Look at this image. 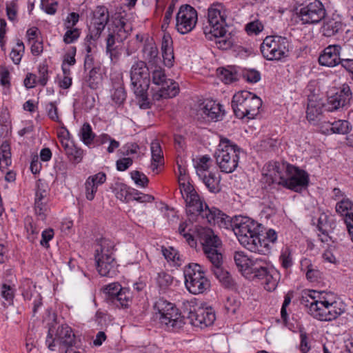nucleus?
<instances>
[{"mask_svg": "<svg viewBox=\"0 0 353 353\" xmlns=\"http://www.w3.org/2000/svg\"><path fill=\"white\" fill-rule=\"evenodd\" d=\"M242 77L248 82L255 83L260 81L261 73L255 69H245L242 71Z\"/></svg>", "mask_w": 353, "mask_h": 353, "instance_id": "nucleus-49", "label": "nucleus"}, {"mask_svg": "<svg viewBox=\"0 0 353 353\" xmlns=\"http://www.w3.org/2000/svg\"><path fill=\"white\" fill-rule=\"evenodd\" d=\"M114 242L105 238L98 240L94 259L97 270L103 276L114 277L117 275V263L113 254Z\"/></svg>", "mask_w": 353, "mask_h": 353, "instance_id": "nucleus-7", "label": "nucleus"}, {"mask_svg": "<svg viewBox=\"0 0 353 353\" xmlns=\"http://www.w3.org/2000/svg\"><path fill=\"white\" fill-rule=\"evenodd\" d=\"M202 110L209 120L214 121L221 120L224 114L222 105L214 101H207Z\"/></svg>", "mask_w": 353, "mask_h": 353, "instance_id": "nucleus-30", "label": "nucleus"}, {"mask_svg": "<svg viewBox=\"0 0 353 353\" xmlns=\"http://www.w3.org/2000/svg\"><path fill=\"white\" fill-rule=\"evenodd\" d=\"M111 189L116 197L125 203L132 201V196L137 194L136 190L121 182H116L112 185Z\"/></svg>", "mask_w": 353, "mask_h": 353, "instance_id": "nucleus-28", "label": "nucleus"}, {"mask_svg": "<svg viewBox=\"0 0 353 353\" xmlns=\"http://www.w3.org/2000/svg\"><path fill=\"white\" fill-rule=\"evenodd\" d=\"M61 144L70 162L76 165L82 161L84 155L83 150L77 147L72 141L64 138L61 139Z\"/></svg>", "mask_w": 353, "mask_h": 353, "instance_id": "nucleus-27", "label": "nucleus"}, {"mask_svg": "<svg viewBox=\"0 0 353 353\" xmlns=\"http://www.w3.org/2000/svg\"><path fill=\"white\" fill-rule=\"evenodd\" d=\"M12 163L11 147L8 141L2 142L0 146V168H7Z\"/></svg>", "mask_w": 353, "mask_h": 353, "instance_id": "nucleus-39", "label": "nucleus"}, {"mask_svg": "<svg viewBox=\"0 0 353 353\" xmlns=\"http://www.w3.org/2000/svg\"><path fill=\"white\" fill-rule=\"evenodd\" d=\"M296 13L302 24L313 25L326 16V10L319 0H296Z\"/></svg>", "mask_w": 353, "mask_h": 353, "instance_id": "nucleus-12", "label": "nucleus"}, {"mask_svg": "<svg viewBox=\"0 0 353 353\" xmlns=\"http://www.w3.org/2000/svg\"><path fill=\"white\" fill-rule=\"evenodd\" d=\"M54 230L52 228H48L43 230L41 233V240L40 241L41 245L46 248L50 247L49 241L54 237Z\"/></svg>", "mask_w": 353, "mask_h": 353, "instance_id": "nucleus-62", "label": "nucleus"}, {"mask_svg": "<svg viewBox=\"0 0 353 353\" xmlns=\"http://www.w3.org/2000/svg\"><path fill=\"white\" fill-rule=\"evenodd\" d=\"M48 208L46 201H34V210L40 219L44 220L46 216Z\"/></svg>", "mask_w": 353, "mask_h": 353, "instance_id": "nucleus-57", "label": "nucleus"}, {"mask_svg": "<svg viewBox=\"0 0 353 353\" xmlns=\"http://www.w3.org/2000/svg\"><path fill=\"white\" fill-rule=\"evenodd\" d=\"M112 100L118 105H121L125 101L126 92L123 86H119L114 90L112 94Z\"/></svg>", "mask_w": 353, "mask_h": 353, "instance_id": "nucleus-55", "label": "nucleus"}, {"mask_svg": "<svg viewBox=\"0 0 353 353\" xmlns=\"http://www.w3.org/2000/svg\"><path fill=\"white\" fill-rule=\"evenodd\" d=\"M18 6L17 2L12 1L6 3V15L11 21H14L17 19Z\"/></svg>", "mask_w": 353, "mask_h": 353, "instance_id": "nucleus-59", "label": "nucleus"}, {"mask_svg": "<svg viewBox=\"0 0 353 353\" xmlns=\"http://www.w3.org/2000/svg\"><path fill=\"white\" fill-rule=\"evenodd\" d=\"M77 54V48L75 46H71L67 50L63 56V60L62 64L68 65V66H72L76 63L75 56Z\"/></svg>", "mask_w": 353, "mask_h": 353, "instance_id": "nucleus-54", "label": "nucleus"}, {"mask_svg": "<svg viewBox=\"0 0 353 353\" xmlns=\"http://www.w3.org/2000/svg\"><path fill=\"white\" fill-rule=\"evenodd\" d=\"M141 53L143 61L150 66L159 64L161 60L159 57L158 48L152 39L148 38L145 41Z\"/></svg>", "mask_w": 353, "mask_h": 353, "instance_id": "nucleus-25", "label": "nucleus"}, {"mask_svg": "<svg viewBox=\"0 0 353 353\" xmlns=\"http://www.w3.org/2000/svg\"><path fill=\"white\" fill-rule=\"evenodd\" d=\"M172 39L170 35H164L161 42L162 57L164 65L168 68L174 63V51L172 48Z\"/></svg>", "mask_w": 353, "mask_h": 353, "instance_id": "nucleus-31", "label": "nucleus"}, {"mask_svg": "<svg viewBox=\"0 0 353 353\" xmlns=\"http://www.w3.org/2000/svg\"><path fill=\"white\" fill-rule=\"evenodd\" d=\"M290 42L279 35L266 37L260 46L263 57L269 61H280L288 56Z\"/></svg>", "mask_w": 353, "mask_h": 353, "instance_id": "nucleus-14", "label": "nucleus"}, {"mask_svg": "<svg viewBox=\"0 0 353 353\" xmlns=\"http://www.w3.org/2000/svg\"><path fill=\"white\" fill-rule=\"evenodd\" d=\"M109 21V12L104 6H98L93 13L92 26L88 39H99Z\"/></svg>", "mask_w": 353, "mask_h": 353, "instance_id": "nucleus-22", "label": "nucleus"}, {"mask_svg": "<svg viewBox=\"0 0 353 353\" xmlns=\"http://www.w3.org/2000/svg\"><path fill=\"white\" fill-rule=\"evenodd\" d=\"M101 70V66L92 68L89 70L88 75L86 77V83L92 90L97 89L101 82L102 76Z\"/></svg>", "mask_w": 353, "mask_h": 353, "instance_id": "nucleus-40", "label": "nucleus"}, {"mask_svg": "<svg viewBox=\"0 0 353 353\" xmlns=\"http://www.w3.org/2000/svg\"><path fill=\"white\" fill-rule=\"evenodd\" d=\"M195 232L205 256L212 263V267L223 265V255L218 250L221 241L218 236L209 227L197 228Z\"/></svg>", "mask_w": 353, "mask_h": 353, "instance_id": "nucleus-10", "label": "nucleus"}, {"mask_svg": "<svg viewBox=\"0 0 353 353\" xmlns=\"http://www.w3.org/2000/svg\"><path fill=\"white\" fill-rule=\"evenodd\" d=\"M22 296L25 300H33L32 313L35 316L38 309L42 305V297L37 292L34 285H28L26 288H23L22 291Z\"/></svg>", "mask_w": 353, "mask_h": 353, "instance_id": "nucleus-32", "label": "nucleus"}, {"mask_svg": "<svg viewBox=\"0 0 353 353\" xmlns=\"http://www.w3.org/2000/svg\"><path fill=\"white\" fill-rule=\"evenodd\" d=\"M272 267L266 256L256 257L251 263L249 272L245 277L252 280L262 281Z\"/></svg>", "mask_w": 353, "mask_h": 353, "instance_id": "nucleus-24", "label": "nucleus"}, {"mask_svg": "<svg viewBox=\"0 0 353 353\" xmlns=\"http://www.w3.org/2000/svg\"><path fill=\"white\" fill-rule=\"evenodd\" d=\"M1 295L8 302V305H11L14 296V288L10 285L3 283L1 288Z\"/></svg>", "mask_w": 353, "mask_h": 353, "instance_id": "nucleus-52", "label": "nucleus"}, {"mask_svg": "<svg viewBox=\"0 0 353 353\" xmlns=\"http://www.w3.org/2000/svg\"><path fill=\"white\" fill-rule=\"evenodd\" d=\"M197 12L190 5H182L176 16V29L182 34L190 32L197 22Z\"/></svg>", "mask_w": 353, "mask_h": 353, "instance_id": "nucleus-19", "label": "nucleus"}, {"mask_svg": "<svg viewBox=\"0 0 353 353\" xmlns=\"http://www.w3.org/2000/svg\"><path fill=\"white\" fill-rule=\"evenodd\" d=\"M343 30V24L341 21L334 19H327L324 21L321 32L326 37H331L336 35Z\"/></svg>", "mask_w": 353, "mask_h": 353, "instance_id": "nucleus-33", "label": "nucleus"}, {"mask_svg": "<svg viewBox=\"0 0 353 353\" xmlns=\"http://www.w3.org/2000/svg\"><path fill=\"white\" fill-rule=\"evenodd\" d=\"M132 30L131 23L123 17L115 19L109 26L105 50L112 62L115 63L119 60L122 54L123 42L130 34Z\"/></svg>", "mask_w": 353, "mask_h": 353, "instance_id": "nucleus-5", "label": "nucleus"}, {"mask_svg": "<svg viewBox=\"0 0 353 353\" xmlns=\"http://www.w3.org/2000/svg\"><path fill=\"white\" fill-rule=\"evenodd\" d=\"M192 185L190 183H180V192L182 194L183 198L185 199V203H186V208H188V203L186 200V194L183 192V185ZM186 214H188V211L186 210ZM188 216V221H183L179 224L178 231L179 233L183 236V238L185 239L186 242L188 243V245L194 248L196 246V240L195 239V236L197 237L196 232H195L196 229L199 227H203L202 225H200L199 224H203L205 225L206 223L199 222V221H190L189 219V216Z\"/></svg>", "mask_w": 353, "mask_h": 353, "instance_id": "nucleus-20", "label": "nucleus"}, {"mask_svg": "<svg viewBox=\"0 0 353 353\" xmlns=\"http://www.w3.org/2000/svg\"><path fill=\"white\" fill-rule=\"evenodd\" d=\"M223 265H216L211 268V270L217 279L224 284H229L230 276L228 271L223 268Z\"/></svg>", "mask_w": 353, "mask_h": 353, "instance_id": "nucleus-47", "label": "nucleus"}, {"mask_svg": "<svg viewBox=\"0 0 353 353\" xmlns=\"http://www.w3.org/2000/svg\"><path fill=\"white\" fill-rule=\"evenodd\" d=\"M352 125L346 120H338L331 124V131L333 133L345 134L350 132Z\"/></svg>", "mask_w": 353, "mask_h": 353, "instance_id": "nucleus-44", "label": "nucleus"}, {"mask_svg": "<svg viewBox=\"0 0 353 353\" xmlns=\"http://www.w3.org/2000/svg\"><path fill=\"white\" fill-rule=\"evenodd\" d=\"M163 254L165 258L168 261H173L175 265H181L180 255L179 252L172 247L163 250Z\"/></svg>", "mask_w": 353, "mask_h": 353, "instance_id": "nucleus-50", "label": "nucleus"}, {"mask_svg": "<svg viewBox=\"0 0 353 353\" xmlns=\"http://www.w3.org/2000/svg\"><path fill=\"white\" fill-rule=\"evenodd\" d=\"M150 83L158 87V91L154 94L157 100L168 99L176 97L179 92L178 83L168 79L165 73V70L159 64L150 66Z\"/></svg>", "mask_w": 353, "mask_h": 353, "instance_id": "nucleus-11", "label": "nucleus"}, {"mask_svg": "<svg viewBox=\"0 0 353 353\" xmlns=\"http://www.w3.org/2000/svg\"><path fill=\"white\" fill-rule=\"evenodd\" d=\"M183 190L187 195V211L190 221L217 225L221 228L231 227L240 243L250 252L263 256L270 252L272 246L260 237L261 225L248 217L236 219L232 222L230 217L218 208H210L193 185H183Z\"/></svg>", "mask_w": 353, "mask_h": 353, "instance_id": "nucleus-1", "label": "nucleus"}, {"mask_svg": "<svg viewBox=\"0 0 353 353\" xmlns=\"http://www.w3.org/2000/svg\"><path fill=\"white\" fill-rule=\"evenodd\" d=\"M105 301L117 307H127L130 302L129 289L122 288L116 282L106 285L103 288Z\"/></svg>", "mask_w": 353, "mask_h": 353, "instance_id": "nucleus-16", "label": "nucleus"}, {"mask_svg": "<svg viewBox=\"0 0 353 353\" xmlns=\"http://www.w3.org/2000/svg\"><path fill=\"white\" fill-rule=\"evenodd\" d=\"M183 273L185 287L190 293L199 294L210 288V282L201 265L189 263L185 267Z\"/></svg>", "mask_w": 353, "mask_h": 353, "instance_id": "nucleus-13", "label": "nucleus"}, {"mask_svg": "<svg viewBox=\"0 0 353 353\" xmlns=\"http://www.w3.org/2000/svg\"><path fill=\"white\" fill-rule=\"evenodd\" d=\"M199 179L205 184L208 190L212 193H218L221 191L220 176H216L214 172H209L208 174L199 176Z\"/></svg>", "mask_w": 353, "mask_h": 353, "instance_id": "nucleus-38", "label": "nucleus"}, {"mask_svg": "<svg viewBox=\"0 0 353 353\" xmlns=\"http://www.w3.org/2000/svg\"><path fill=\"white\" fill-rule=\"evenodd\" d=\"M212 165V159L208 155H203L199 159L195 166L196 174L199 176L208 174Z\"/></svg>", "mask_w": 353, "mask_h": 353, "instance_id": "nucleus-42", "label": "nucleus"}, {"mask_svg": "<svg viewBox=\"0 0 353 353\" xmlns=\"http://www.w3.org/2000/svg\"><path fill=\"white\" fill-rule=\"evenodd\" d=\"M240 305V301H237L234 298L229 297L225 303V307L228 312L235 314L239 308Z\"/></svg>", "mask_w": 353, "mask_h": 353, "instance_id": "nucleus-64", "label": "nucleus"}, {"mask_svg": "<svg viewBox=\"0 0 353 353\" xmlns=\"http://www.w3.org/2000/svg\"><path fill=\"white\" fill-rule=\"evenodd\" d=\"M41 8L48 14H54L57 12L58 2L53 0H41Z\"/></svg>", "mask_w": 353, "mask_h": 353, "instance_id": "nucleus-56", "label": "nucleus"}, {"mask_svg": "<svg viewBox=\"0 0 353 353\" xmlns=\"http://www.w3.org/2000/svg\"><path fill=\"white\" fill-rule=\"evenodd\" d=\"M216 319L214 311L212 307H199L190 309L188 312V320L193 326L201 329L213 325Z\"/></svg>", "mask_w": 353, "mask_h": 353, "instance_id": "nucleus-21", "label": "nucleus"}, {"mask_svg": "<svg viewBox=\"0 0 353 353\" xmlns=\"http://www.w3.org/2000/svg\"><path fill=\"white\" fill-rule=\"evenodd\" d=\"M327 104H324L321 99H319L315 96L308 98L307 107V119L309 121H315L317 117L323 112V110H326Z\"/></svg>", "mask_w": 353, "mask_h": 353, "instance_id": "nucleus-29", "label": "nucleus"}, {"mask_svg": "<svg viewBox=\"0 0 353 353\" xmlns=\"http://www.w3.org/2000/svg\"><path fill=\"white\" fill-rule=\"evenodd\" d=\"M280 278L279 272L272 266L268 273L265 275L264 279H262V284H263L264 288L267 291L273 292L277 288Z\"/></svg>", "mask_w": 353, "mask_h": 353, "instance_id": "nucleus-35", "label": "nucleus"}, {"mask_svg": "<svg viewBox=\"0 0 353 353\" xmlns=\"http://www.w3.org/2000/svg\"><path fill=\"white\" fill-rule=\"evenodd\" d=\"M38 83L45 86L48 81V67L46 64H40L38 68Z\"/></svg>", "mask_w": 353, "mask_h": 353, "instance_id": "nucleus-58", "label": "nucleus"}, {"mask_svg": "<svg viewBox=\"0 0 353 353\" xmlns=\"http://www.w3.org/2000/svg\"><path fill=\"white\" fill-rule=\"evenodd\" d=\"M309 295L312 300L310 305V314L319 321L334 320L345 310L344 304L337 301L332 293L312 291Z\"/></svg>", "mask_w": 353, "mask_h": 353, "instance_id": "nucleus-3", "label": "nucleus"}, {"mask_svg": "<svg viewBox=\"0 0 353 353\" xmlns=\"http://www.w3.org/2000/svg\"><path fill=\"white\" fill-rule=\"evenodd\" d=\"M79 135L83 143L85 145L90 147L94 142L95 134L93 132L90 123H84L83 124L80 130Z\"/></svg>", "mask_w": 353, "mask_h": 353, "instance_id": "nucleus-41", "label": "nucleus"}, {"mask_svg": "<svg viewBox=\"0 0 353 353\" xmlns=\"http://www.w3.org/2000/svg\"><path fill=\"white\" fill-rule=\"evenodd\" d=\"M131 178L137 185L145 188L148 185V178L143 172L138 170H134L130 172Z\"/></svg>", "mask_w": 353, "mask_h": 353, "instance_id": "nucleus-51", "label": "nucleus"}, {"mask_svg": "<svg viewBox=\"0 0 353 353\" xmlns=\"http://www.w3.org/2000/svg\"><path fill=\"white\" fill-rule=\"evenodd\" d=\"M222 80L225 83H230L238 80V76L236 72H233L231 70L223 68L220 73Z\"/></svg>", "mask_w": 353, "mask_h": 353, "instance_id": "nucleus-63", "label": "nucleus"}, {"mask_svg": "<svg viewBox=\"0 0 353 353\" xmlns=\"http://www.w3.org/2000/svg\"><path fill=\"white\" fill-rule=\"evenodd\" d=\"M341 46L338 44L329 45L323 49L319 57V63L322 66L332 68L340 65Z\"/></svg>", "mask_w": 353, "mask_h": 353, "instance_id": "nucleus-23", "label": "nucleus"}, {"mask_svg": "<svg viewBox=\"0 0 353 353\" xmlns=\"http://www.w3.org/2000/svg\"><path fill=\"white\" fill-rule=\"evenodd\" d=\"M150 66L145 61L138 60L131 66V88L138 99L140 108H150L151 103L148 99V90L150 83Z\"/></svg>", "mask_w": 353, "mask_h": 353, "instance_id": "nucleus-4", "label": "nucleus"}, {"mask_svg": "<svg viewBox=\"0 0 353 353\" xmlns=\"http://www.w3.org/2000/svg\"><path fill=\"white\" fill-rule=\"evenodd\" d=\"M25 46L22 41L18 39L16 46L12 48L10 52V58L14 64H19L23 54Z\"/></svg>", "mask_w": 353, "mask_h": 353, "instance_id": "nucleus-46", "label": "nucleus"}, {"mask_svg": "<svg viewBox=\"0 0 353 353\" xmlns=\"http://www.w3.org/2000/svg\"><path fill=\"white\" fill-rule=\"evenodd\" d=\"M279 261L282 268L288 270L293 265V253L291 248L285 247L282 249L279 256Z\"/></svg>", "mask_w": 353, "mask_h": 353, "instance_id": "nucleus-43", "label": "nucleus"}, {"mask_svg": "<svg viewBox=\"0 0 353 353\" xmlns=\"http://www.w3.org/2000/svg\"><path fill=\"white\" fill-rule=\"evenodd\" d=\"M67 31L63 36V41L66 44H70L77 41L80 37V30L78 28H67Z\"/></svg>", "mask_w": 353, "mask_h": 353, "instance_id": "nucleus-53", "label": "nucleus"}, {"mask_svg": "<svg viewBox=\"0 0 353 353\" xmlns=\"http://www.w3.org/2000/svg\"><path fill=\"white\" fill-rule=\"evenodd\" d=\"M352 99V92L347 83H343L336 92L327 97L326 110L333 112L340 108H347Z\"/></svg>", "mask_w": 353, "mask_h": 353, "instance_id": "nucleus-18", "label": "nucleus"}, {"mask_svg": "<svg viewBox=\"0 0 353 353\" xmlns=\"http://www.w3.org/2000/svg\"><path fill=\"white\" fill-rule=\"evenodd\" d=\"M173 281V277L165 272L158 273L157 283L161 290H165L170 286Z\"/></svg>", "mask_w": 353, "mask_h": 353, "instance_id": "nucleus-48", "label": "nucleus"}, {"mask_svg": "<svg viewBox=\"0 0 353 353\" xmlns=\"http://www.w3.org/2000/svg\"><path fill=\"white\" fill-rule=\"evenodd\" d=\"M242 149L231 140L221 137L214 154L216 165L225 173L233 172L239 165Z\"/></svg>", "mask_w": 353, "mask_h": 353, "instance_id": "nucleus-8", "label": "nucleus"}, {"mask_svg": "<svg viewBox=\"0 0 353 353\" xmlns=\"http://www.w3.org/2000/svg\"><path fill=\"white\" fill-rule=\"evenodd\" d=\"M54 330L52 327L48 330L46 344L48 348L53 351L56 344L59 345L61 347L67 345H72L75 340V335L72 329L67 324H61L57 327L55 330L54 337L53 338Z\"/></svg>", "mask_w": 353, "mask_h": 353, "instance_id": "nucleus-17", "label": "nucleus"}, {"mask_svg": "<svg viewBox=\"0 0 353 353\" xmlns=\"http://www.w3.org/2000/svg\"><path fill=\"white\" fill-rule=\"evenodd\" d=\"M84 185L86 199L88 201H92L94 199L96 192H97L98 186L92 183V182L88 179H86Z\"/></svg>", "mask_w": 353, "mask_h": 353, "instance_id": "nucleus-60", "label": "nucleus"}, {"mask_svg": "<svg viewBox=\"0 0 353 353\" xmlns=\"http://www.w3.org/2000/svg\"><path fill=\"white\" fill-rule=\"evenodd\" d=\"M263 180L269 185L275 183L296 192L306 189L310 183L306 171L287 162L273 161L264 165Z\"/></svg>", "mask_w": 353, "mask_h": 353, "instance_id": "nucleus-2", "label": "nucleus"}, {"mask_svg": "<svg viewBox=\"0 0 353 353\" xmlns=\"http://www.w3.org/2000/svg\"><path fill=\"white\" fill-rule=\"evenodd\" d=\"M231 105L237 118L251 119L259 114L262 101L254 94L243 90L233 96Z\"/></svg>", "mask_w": 353, "mask_h": 353, "instance_id": "nucleus-9", "label": "nucleus"}, {"mask_svg": "<svg viewBox=\"0 0 353 353\" xmlns=\"http://www.w3.org/2000/svg\"><path fill=\"white\" fill-rule=\"evenodd\" d=\"M336 211L341 216H344V221L348 233L353 231V203L347 198H343L336 205Z\"/></svg>", "mask_w": 353, "mask_h": 353, "instance_id": "nucleus-26", "label": "nucleus"}, {"mask_svg": "<svg viewBox=\"0 0 353 353\" xmlns=\"http://www.w3.org/2000/svg\"><path fill=\"white\" fill-rule=\"evenodd\" d=\"M152 154V163L150 168L152 171L158 169L159 165L164 163L163 151L159 142L157 140L153 141L150 145Z\"/></svg>", "mask_w": 353, "mask_h": 353, "instance_id": "nucleus-37", "label": "nucleus"}, {"mask_svg": "<svg viewBox=\"0 0 353 353\" xmlns=\"http://www.w3.org/2000/svg\"><path fill=\"white\" fill-rule=\"evenodd\" d=\"M254 257H248L244 252L238 251L234 254V260L239 270L245 276L249 272L251 263L254 260Z\"/></svg>", "mask_w": 353, "mask_h": 353, "instance_id": "nucleus-34", "label": "nucleus"}, {"mask_svg": "<svg viewBox=\"0 0 353 353\" xmlns=\"http://www.w3.org/2000/svg\"><path fill=\"white\" fill-rule=\"evenodd\" d=\"M212 37L217 39V40H216V43L218 45L219 48L223 50L228 49L233 45V39L231 37H228L226 36V30L225 27L223 28V32L221 35H212Z\"/></svg>", "mask_w": 353, "mask_h": 353, "instance_id": "nucleus-45", "label": "nucleus"}, {"mask_svg": "<svg viewBox=\"0 0 353 353\" xmlns=\"http://www.w3.org/2000/svg\"><path fill=\"white\" fill-rule=\"evenodd\" d=\"M263 30V24L259 21L248 23L245 26V30L248 34H258Z\"/></svg>", "mask_w": 353, "mask_h": 353, "instance_id": "nucleus-61", "label": "nucleus"}, {"mask_svg": "<svg viewBox=\"0 0 353 353\" xmlns=\"http://www.w3.org/2000/svg\"><path fill=\"white\" fill-rule=\"evenodd\" d=\"M228 11L221 3L212 4L208 10V26L204 28V33L211 35H221L226 26Z\"/></svg>", "mask_w": 353, "mask_h": 353, "instance_id": "nucleus-15", "label": "nucleus"}, {"mask_svg": "<svg viewBox=\"0 0 353 353\" xmlns=\"http://www.w3.org/2000/svg\"><path fill=\"white\" fill-rule=\"evenodd\" d=\"M301 270L305 274V276L310 282L317 281L320 278L321 272L312 264L311 261L307 258H304L301 261Z\"/></svg>", "mask_w": 353, "mask_h": 353, "instance_id": "nucleus-36", "label": "nucleus"}, {"mask_svg": "<svg viewBox=\"0 0 353 353\" xmlns=\"http://www.w3.org/2000/svg\"><path fill=\"white\" fill-rule=\"evenodd\" d=\"M153 308L156 319L166 330L178 332L185 323L184 317L175 305L163 298L155 301Z\"/></svg>", "mask_w": 353, "mask_h": 353, "instance_id": "nucleus-6", "label": "nucleus"}]
</instances>
